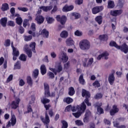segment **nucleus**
I'll return each mask as SVG.
<instances>
[{"label": "nucleus", "instance_id": "f257e3e1", "mask_svg": "<svg viewBox=\"0 0 128 128\" xmlns=\"http://www.w3.org/2000/svg\"><path fill=\"white\" fill-rule=\"evenodd\" d=\"M56 20L57 22H60L61 24L58 26V30H62V28H64V24H66V20H68V18H66V16L64 15H62V16H60V15H58L56 16Z\"/></svg>", "mask_w": 128, "mask_h": 128}, {"label": "nucleus", "instance_id": "f03ea898", "mask_svg": "<svg viewBox=\"0 0 128 128\" xmlns=\"http://www.w3.org/2000/svg\"><path fill=\"white\" fill-rule=\"evenodd\" d=\"M79 46L82 50H88L90 48V42L87 40H83L80 42Z\"/></svg>", "mask_w": 128, "mask_h": 128}, {"label": "nucleus", "instance_id": "7ed1b4c3", "mask_svg": "<svg viewBox=\"0 0 128 128\" xmlns=\"http://www.w3.org/2000/svg\"><path fill=\"white\" fill-rule=\"evenodd\" d=\"M82 98H86L84 100V102H85L88 106H92V103L90 102V93L88 91L84 89L82 90Z\"/></svg>", "mask_w": 128, "mask_h": 128}, {"label": "nucleus", "instance_id": "20e7f679", "mask_svg": "<svg viewBox=\"0 0 128 128\" xmlns=\"http://www.w3.org/2000/svg\"><path fill=\"white\" fill-rule=\"evenodd\" d=\"M44 96L45 98H52L56 96V93L54 92H52L50 94V86L47 83H44Z\"/></svg>", "mask_w": 128, "mask_h": 128}, {"label": "nucleus", "instance_id": "39448f33", "mask_svg": "<svg viewBox=\"0 0 128 128\" xmlns=\"http://www.w3.org/2000/svg\"><path fill=\"white\" fill-rule=\"evenodd\" d=\"M55 68H50V70H51V72H52L55 76H56V74H58V73H60V72H62V64L60 63L58 64V65L55 66Z\"/></svg>", "mask_w": 128, "mask_h": 128}, {"label": "nucleus", "instance_id": "423d86ee", "mask_svg": "<svg viewBox=\"0 0 128 128\" xmlns=\"http://www.w3.org/2000/svg\"><path fill=\"white\" fill-rule=\"evenodd\" d=\"M20 98H16V100H14L11 102L10 108L12 110H16L20 106Z\"/></svg>", "mask_w": 128, "mask_h": 128}, {"label": "nucleus", "instance_id": "0eeeda50", "mask_svg": "<svg viewBox=\"0 0 128 128\" xmlns=\"http://www.w3.org/2000/svg\"><path fill=\"white\" fill-rule=\"evenodd\" d=\"M40 118L42 122H44L45 124H48V123L50 122V116H48V112H45V118L44 116H41Z\"/></svg>", "mask_w": 128, "mask_h": 128}, {"label": "nucleus", "instance_id": "6e6552de", "mask_svg": "<svg viewBox=\"0 0 128 128\" xmlns=\"http://www.w3.org/2000/svg\"><path fill=\"white\" fill-rule=\"evenodd\" d=\"M102 106V103L99 102H96L95 104H94V108H97V112L100 114H104V109L101 108Z\"/></svg>", "mask_w": 128, "mask_h": 128}, {"label": "nucleus", "instance_id": "1a4fd4ad", "mask_svg": "<svg viewBox=\"0 0 128 128\" xmlns=\"http://www.w3.org/2000/svg\"><path fill=\"white\" fill-rule=\"evenodd\" d=\"M104 10V6H96L94 7L92 9V12L93 14H98V12H102Z\"/></svg>", "mask_w": 128, "mask_h": 128}, {"label": "nucleus", "instance_id": "9d476101", "mask_svg": "<svg viewBox=\"0 0 128 128\" xmlns=\"http://www.w3.org/2000/svg\"><path fill=\"white\" fill-rule=\"evenodd\" d=\"M59 58L60 60H62L64 64H66V62H68V56L66 55V52L62 51L60 55L59 56Z\"/></svg>", "mask_w": 128, "mask_h": 128}, {"label": "nucleus", "instance_id": "9b49d317", "mask_svg": "<svg viewBox=\"0 0 128 128\" xmlns=\"http://www.w3.org/2000/svg\"><path fill=\"white\" fill-rule=\"evenodd\" d=\"M112 73L110 74L108 78V81L110 86H112V84H114L116 80V78H114V72H116L114 70H112Z\"/></svg>", "mask_w": 128, "mask_h": 128}, {"label": "nucleus", "instance_id": "f8f14e48", "mask_svg": "<svg viewBox=\"0 0 128 128\" xmlns=\"http://www.w3.org/2000/svg\"><path fill=\"white\" fill-rule=\"evenodd\" d=\"M76 108L77 110H80V112L84 114V112H86V103H84V102H82L80 106L78 105Z\"/></svg>", "mask_w": 128, "mask_h": 128}, {"label": "nucleus", "instance_id": "ddd939ff", "mask_svg": "<svg viewBox=\"0 0 128 128\" xmlns=\"http://www.w3.org/2000/svg\"><path fill=\"white\" fill-rule=\"evenodd\" d=\"M120 50L121 52H123L124 54H128V46L126 43H124L122 46H118V49Z\"/></svg>", "mask_w": 128, "mask_h": 128}, {"label": "nucleus", "instance_id": "4468645a", "mask_svg": "<svg viewBox=\"0 0 128 128\" xmlns=\"http://www.w3.org/2000/svg\"><path fill=\"white\" fill-rule=\"evenodd\" d=\"M120 112V109L118 108V105H113L112 107V109H111L110 111V115L112 116H114L116 114H118Z\"/></svg>", "mask_w": 128, "mask_h": 128}, {"label": "nucleus", "instance_id": "2eb2a0df", "mask_svg": "<svg viewBox=\"0 0 128 128\" xmlns=\"http://www.w3.org/2000/svg\"><path fill=\"white\" fill-rule=\"evenodd\" d=\"M84 62H83V66L84 68H88V66H90L92 64V62H94V58H90L86 64V62H88V58H84Z\"/></svg>", "mask_w": 128, "mask_h": 128}, {"label": "nucleus", "instance_id": "dca6fc26", "mask_svg": "<svg viewBox=\"0 0 128 128\" xmlns=\"http://www.w3.org/2000/svg\"><path fill=\"white\" fill-rule=\"evenodd\" d=\"M74 8V5H70L68 6V4H66L63 7L62 10L64 12H70L71 10H72Z\"/></svg>", "mask_w": 128, "mask_h": 128}, {"label": "nucleus", "instance_id": "f3484780", "mask_svg": "<svg viewBox=\"0 0 128 128\" xmlns=\"http://www.w3.org/2000/svg\"><path fill=\"white\" fill-rule=\"evenodd\" d=\"M121 14H122V10H114L110 12V14L112 16H120Z\"/></svg>", "mask_w": 128, "mask_h": 128}, {"label": "nucleus", "instance_id": "a211bd4d", "mask_svg": "<svg viewBox=\"0 0 128 128\" xmlns=\"http://www.w3.org/2000/svg\"><path fill=\"white\" fill-rule=\"evenodd\" d=\"M36 20L38 24H42L44 22V18L42 16L38 15L36 18Z\"/></svg>", "mask_w": 128, "mask_h": 128}, {"label": "nucleus", "instance_id": "6ab92c4d", "mask_svg": "<svg viewBox=\"0 0 128 128\" xmlns=\"http://www.w3.org/2000/svg\"><path fill=\"white\" fill-rule=\"evenodd\" d=\"M11 46L12 48V56H20V51L16 50V48L14 46V42H12L11 43Z\"/></svg>", "mask_w": 128, "mask_h": 128}, {"label": "nucleus", "instance_id": "aec40b11", "mask_svg": "<svg viewBox=\"0 0 128 128\" xmlns=\"http://www.w3.org/2000/svg\"><path fill=\"white\" fill-rule=\"evenodd\" d=\"M91 112L90 110H86L84 114V122H88L90 116Z\"/></svg>", "mask_w": 128, "mask_h": 128}, {"label": "nucleus", "instance_id": "412c9836", "mask_svg": "<svg viewBox=\"0 0 128 128\" xmlns=\"http://www.w3.org/2000/svg\"><path fill=\"white\" fill-rule=\"evenodd\" d=\"M40 10H42L44 12H46L52 10V6H41L40 7Z\"/></svg>", "mask_w": 128, "mask_h": 128}, {"label": "nucleus", "instance_id": "4be33fe9", "mask_svg": "<svg viewBox=\"0 0 128 128\" xmlns=\"http://www.w3.org/2000/svg\"><path fill=\"white\" fill-rule=\"evenodd\" d=\"M8 22V18H3L0 20V24L3 26V28H6V23Z\"/></svg>", "mask_w": 128, "mask_h": 128}, {"label": "nucleus", "instance_id": "5701e85b", "mask_svg": "<svg viewBox=\"0 0 128 128\" xmlns=\"http://www.w3.org/2000/svg\"><path fill=\"white\" fill-rule=\"evenodd\" d=\"M8 10H10V6L8 3H4L2 4V6L1 7V10L2 12H6Z\"/></svg>", "mask_w": 128, "mask_h": 128}, {"label": "nucleus", "instance_id": "b1692460", "mask_svg": "<svg viewBox=\"0 0 128 128\" xmlns=\"http://www.w3.org/2000/svg\"><path fill=\"white\" fill-rule=\"evenodd\" d=\"M40 74V71L38 69H35L32 73V77L34 80L36 78H38V74Z\"/></svg>", "mask_w": 128, "mask_h": 128}, {"label": "nucleus", "instance_id": "393cba45", "mask_svg": "<svg viewBox=\"0 0 128 128\" xmlns=\"http://www.w3.org/2000/svg\"><path fill=\"white\" fill-rule=\"evenodd\" d=\"M76 94V90H74V87L71 86L68 89V94L70 96H72Z\"/></svg>", "mask_w": 128, "mask_h": 128}, {"label": "nucleus", "instance_id": "a878e982", "mask_svg": "<svg viewBox=\"0 0 128 128\" xmlns=\"http://www.w3.org/2000/svg\"><path fill=\"white\" fill-rule=\"evenodd\" d=\"M36 42H32L29 45V48H31V50H32L34 54L36 52Z\"/></svg>", "mask_w": 128, "mask_h": 128}, {"label": "nucleus", "instance_id": "bb28decb", "mask_svg": "<svg viewBox=\"0 0 128 128\" xmlns=\"http://www.w3.org/2000/svg\"><path fill=\"white\" fill-rule=\"evenodd\" d=\"M66 44H67V46H74V40H72V38H68L66 40Z\"/></svg>", "mask_w": 128, "mask_h": 128}, {"label": "nucleus", "instance_id": "cd10ccee", "mask_svg": "<svg viewBox=\"0 0 128 128\" xmlns=\"http://www.w3.org/2000/svg\"><path fill=\"white\" fill-rule=\"evenodd\" d=\"M64 102H66L67 104H72L74 102V99H72L70 97H66L64 98L63 100Z\"/></svg>", "mask_w": 128, "mask_h": 128}, {"label": "nucleus", "instance_id": "c85d7f7f", "mask_svg": "<svg viewBox=\"0 0 128 128\" xmlns=\"http://www.w3.org/2000/svg\"><path fill=\"white\" fill-rule=\"evenodd\" d=\"M40 70L42 76H44V74H46V65L42 64L40 66Z\"/></svg>", "mask_w": 128, "mask_h": 128}, {"label": "nucleus", "instance_id": "c756f323", "mask_svg": "<svg viewBox=\"0 0 128 128\" xmlns=\"http://www.w3.org/2000/svg\"><path fill=\"white\" fill-rule=\"evenodd\" d=\"M95 20L98 24H102V16H96L95 18Z\"/></svg>", "mask_w": 128, "mask_h": 128}, {"label": "nucleus", "instance_id": "7c9ffc66", "mask_svg": "<svg viewBox=\"0 0 128 128\" xmlns=\"http://www.w3.org/2000/svg\"><path fill=\"white\" fill-rule=\"evenodd\" d=\"M79 82L80 84L84 85L86 84V81L84 78V74H81L78 78Z\"/></svg>", "mask_w": 128, "mask_h": 128}, {"label": "nucleus", "instance_id": "2f4dec72", "mask_svg": "<svg viewBox=\"0 0 128 128\" xmlns=\"http://www.w3.org/2000/svg\"><path fill=\"white\" fill-rule=\"evenodd\" d=\"M99 38L100 40H102L103 42H106L108 40V36L106 34L100 35L99 36Z\"/></svg>", "mask_w": 128, "mask_h": 128}, {"label": "nucleus", "instance_id": "473e14b6", "mask_svg": "<svg viewBox=\"0 0 128 128\" xmlns=\"http://www.w3.org/2000/svg\"><path fill=\"white\" fill-rule=\"evenodd\" d=\"M32 50L28 48H25V52L29 58H32Z\"/></svg>", "mask_w": 128, "mask_h": 128}, {"label": "nucleus", "instance_id": "72a5a7b5", "mask_svg": "<svg viewBox=\"0 0 128 128\" xmlns=\"http://www.w3.org/2000/svg\"><path fill=\"white\" fill-rule=\"evenodd\" d=\"M41 102L44 106L46 104H50V100L46 98H40Z\"/></svg>", "mask_w": 128, "mask_h": 128}, {"label": "nucleus", "instance_id": "f704fd0d", "mask_svg": "<svg viewBox=\"0 0 128 128\" xmlns=\"http://www.w3.org/2000/svg\"><path fill=\"white\" fill-rule=\"evenodd\" d=\"M114 8V2L112 0H108V8Z\"/></svg>", "mask_w": 128, "mask_h": 128}, {"label": "nucleus", "instance_id": "c9c22d12", "mask_svg": "<svg viewBox=\"0 0 128 128\" xmlns=\"http://www.w3.org/2000/svg\"><path fill=\"white\" fill-rule=\"evenodd\" d=\"M60 36L61 38H66L68 36V32L66 30H64L60 33Z\"/></svg>", "mask_w": 128, "mask_h": 128}, {"label": "nucleus", "instance_id": "e433bc0d", "mask_svg": "<svg viewBox=\"0 0 128 128\" xmlns=\"http://www.w3.org/2000/svg\"><path fill=\"white\" fill-rule=\"evenodd\" d=\"M46 20L48 24H52L54 22V19L52 17L47 16L46 18Z\"/></svg>", "mask_w": 128, "mask_h": 128}, {"label": "nucleus", "instance_id": "4c0bfd02", "mask_svg": "<svg viewBox=\"0 0 128 128\" xmlns=\"http://www.w3.org/2000/svg\"><path fill=\"white\" fill-rule=\"evenodd\" d=\"M42 34L45 36V37L46 38H48V34H50V32H48V31L46 29V28L43 29L42 30Z\"/></svg>", "mask_w": 128, "mask_h": 128}, {"label": "nucleus", "instance_id": "58836bf2", "mask_svg": "<svg viewBox=\"0 0 128 128\" xmlns=\"http://www.w3.org/2000/svg\"><path fill=\"white\" fill-rule=\"evenodd\" d=\"M16 124V116L14 115L12 116L11 118V124L12 126H14Z\"/></svg>", "mask_w": 128, "mask_h": 128}, {"label": "nucleus", "instance_id": "ea45409f", "mask_svg": "<svg viewBox=\"0 0 128 128\" xmlns=\"http://www.w3.org/2000/svg\"><path fill=\"white\" fill-rule=\"evenodd\" d=\"M109 45L110 46H114L116 48H117V50L119 46L114 41H111L110 42Z\"/></svg>", "mask_w": 128, "mask_h": 128}, {"label": "nucleus", "instance_id": "a19ab883", "mask_svg": "<svg viewBox=\"0 0 128 128\" xmlns=\"http://www.w3.org/2000/svg\"><path fill=\"white\" fill-rule=\"evenodd\" d=\"M32 40V36H24V40H25V42H30Z\"/></svg>", "mask_w": 128, "mask_h": 128}, {"label": "nucleus", "instance_id": "79ce46f5", "mask_svg": "<svg viewBox=\"0 0 128 128\" xmlns=\"http://www.w3.org/2000/svg\"><path fill=\"white\" fill-rule=\"evenodd\" d=\"M16 21L18 26H22V18L21 17H18L16 18Z\"/></svg>", "mask_w": 128, "mask_h": 128}, {"label": "nucleus", "instance_id": "37998d69", "mask_svg": "<svg viewBox=\"0 0 128 128\" xmlns=\"http://www.w3.org/2000/svg\"><path fill=\"white\" fill-rule=\"evenodd\" d=\"M27 84L29 86H32V77L30 76H28L26 78Z\"/></svg>", "mask_w": 128, "mask_h": 128}, {"label": "nucleus", "instance_id": "c03bdc74", "mask_svg": "<svg viewBox=\"0 0 128 128\" xmlns=\"http://www.w3.org/2000/svg\"><path fill=\"white\" fill-rule=\"evenodd\" d=\"M103 95L102 93H97L94 96V98L95 100H100V98H102Z\"/></svg>", "mask_w": 128, "mask_h": 128}, {"label": "nucleus", "instance_id": "a18cd8bd", "mask_svg": "<svg viewBox=\"0 0 128 128\" xmlns=\"http://www.w3.org/2000/svg\"><path fill=\"white\" fill-rule=\"evenodd\" d=\"M62 124V128H68V122L66 121V120H62L61 122Z\"/></svg>", "mask_w": 128, "mask_h": 128}, {"label": "nucleus", "instance_id": "49530a36", "mask_svg": "<svg viewBox=\"0 0 128 128\" xmlns=\"http://www.w3.org/2000/svg\"><path fill=\"white\" fill-rule=\"evenodd\" d=\"M21 66L20 61H18L14 65V68L15 70H20Z\"/></svg>", "mask_w": 128, "mask_h": 128}, {"label": "nucleus", "instance_id": "de8ad7c7", "mask_svg": "<svg viewBox=\"0 0 128 128\" xmlns=\"http://www.w3.org/2000/svg\"><path fill=\"white\" fill-rule=\"evenodd\" d=\"M19 60L22 62H26V56L24 54H21L19 56Z\"/></svg>", "mask_w": 128, "mask_h": 128}, {"label": "nucleus", "instance_id": "09e8293b", "mask_svg": "<svg viewBox=\"0 0 128 128\" xmlns=\"http://www.w3.org/2000/svg\"><path fill=\"white\" fill-rule=\"evenodd\" d=\"M82 112H77L72 113V116H74L76 118H78L82 116Z\"/></svg>", "mask_w": 128, "mask_h": 128}, {"label": "nucleus", "instance_id": "8fccbe9b", "mask_svg": "<svg viewBox=\"0 0 128 128\" xmlns=\"http://www.w3.org/2000/svg\"><path fill=\"white\" fill-rule=\"evenodd\" d=\"M75 124L76 126H84V122H82V120H78L75 121Z\"/></svg>", "mask_w": 128, "mask_h": 128}, {"label": "nucleus", "instance_id": "3c124183", "mask_svg": "<svg viewBox=\"0 0 128 128\" xmlns=\"http://www.w3.org/2000/svg\"><path fill=\"white\" fill-rule=\"evenodd\" d=\"M72 16H74L76 20H78L80 18V14L76 12L72 13Z\"/></svg>", "mask_w": 128, "mask_h": 128}, {"label": "nucleus", "instance_id": "603ef678", "mask_svg": "<svg viewBox=\"0 0 128 128\" xmlns=\"http://www.w3.org/2000/svg\"><path fill=\"white\" fill-rule=\"evenodd\" d=\"M92 86L95 88H100V84L98 80H96L93 82Z\"/></svg>", "mask_w": 128, "mask_h": 128}, {"label": "nucleus", "instance_id": "864d4df0", "mask_svg": "<svg viewBox=\"0 0 128 128\" xmlns=\"http://www.w3.org/2000/svg\"><path fill=\"white\" fill-rule=\"evenodd\" d=\"M18 10H20L21 12H28V8L24 7H18Z\"/></svg>", "mask_w": 128, "mask_h": 128}, {"label": "nucleus", "instance_id": "5fc2aeb1", "mask_svg": "<svg viewBox=\"0 0 128 128\" xmlns=\"http://www.w3.org/2000/svg\"><path fill=\"white\" fill-rule=\"evenodd\" d=\"M48 114H49L50 118H52L54 116V112L52 109H50L48 110Z\"/></svg>", "mask_w": 128, "mask_h": 128}, {"label": "nucleus", "instance_id": "6e6d98bb", "mask_svg": "<svg viewBox=\"0 0 128 128\" xmlns=\"http://www.w3.org/2000/svg\"><path fill=\"white\" fill-rule=\"evenodd\" d=\"M102 55V56L104 58V59L105 60H108V58L106 56H108L109 54L108 52L105 51L104 52L102 53L101 54Z\"/></svg>", "mask_w": 128, "mask_h": 128}, {"label": "nucleus", "instance_id": "4d7b16f0", "mask_svg": "<svg viewBox=\"0 0 128 128\" xmlns=\"http://www.w3.org/2000/svg\"><path fill=\"white\" fill-rule=\"evenodd\" d=\"M30 98L31 100L30 101L29 104H32L34 103V100H36V97L34 96H31Z\"/></svg>", "mask_w": 128, "mask_h": 128}, {"label": "nucleus", "instance_id": "13d9d810", "mask_svg": "<svg viewBox=\"0 0 128 128\" xmlns=\"http://www.w3.org/2000/svg\"><path fill=\"white\" fill-rule=\"evenodd\" d=\"M4 46H10V39L6 40Z\"/></svg>", "mask_w": 128, "mask_h": 128}, {"label": "nucleus", "instance_id": "bf43d9fd", "mask_svg": "<svg viewBox=\"0 0 128 128\" xmlns=\"http://www.w3.org/2000/svg\"><path fill=\"white\" fill-rule=\"evenodd\" d=\"M32 112V106L29 105L27 108V112H26V114H30V112Z\"/></svg>", "mask_w": 128, "mask_h": 128}, {"label": "nucleus", "instance_id": "052dcab7", "mask_svg": "<svg viewBox=\"0 0 128 128\" xmlns=\"http://www.w3.org/2000/svg\"><path fill=\"white\" fill-rule=\"evenodd\" d=\"M14 78V76L12 74H10L6 82H12V78Z\"/></svg>", "mask_w": 128, "mask_h": 128}, {"label": "nucleus", "instance_id": "680f3d73", "mask_svg": "<svg viewBox=\"0 0 128 128\" xmlns=\"http://www.w3.org/2000/svg\"><path fill=\"white\" fill-rule=\"evenodd\" d=\"M74 34L77 36H82V32H80L78 30H76L74 32Z\"/></svg>", "mask_w": 128, "mask_h": 128}, {"label": "nucleus", "instance_id": "e2e57ef3", "mask_svg": "<svg viewBox=\"0 0 128 128\" xmlns=\"http://www.w3.org/2000/svg\"><path fill=\"white\" fill-rule=\"evenodd\" d=\"M48 76H49L50 78L53 79L54 78V74L52 73V72H49L48 73Z\"/></svg>", "mask_w": 128, "mask_h": 128}, {"label": "nucleus", "instance_id": "0e129e2a", "mask_svg": "<svg viewBox=\"0 0 128 128\" xmlns=\"http://www.w3.org/2000/svg\"><path fill=\"white\" fill-rule=\"evenodd\" d=\"M26 84V82H24V80L22 79H20L19 81V86H24V85Z\"/></svg>", "mask_w": 128, "mask_h": 128}, {"label": "nucleus", "instance_id": "69168bd1", "mask_svg": "<svg viewBox=\"0 0 128 128\" xmlns=\"http://www.w3.org/2000/svg\"><path fill=\"white\" fill-rule=\"evenodd\" d=\"M30 28L32 32H36V24L34 23H32L31 24Z\"/></svg>", "mask_w": 128, "mask_h": 128}, {"label": "nucleus", "instance_id": "338daca9", "mask_svg": "<svg viewBox=\"0 0 128 128\" xmlns=\"http://www.w3.org/2000/svg\"><path fill=\"white\" fill-rule=\"evenodd\" d=\"M8 26H14L16 24H14V22L13 21L10 20L8 22Z\"/></svg>", "mask_w": 128, "mask_h": 128}, {"label": "nucleus", "instance_id": "774afa93", "mask_svg": "<svg viewBox=\"0 0 128 128\" xmlns=\"http://www.w3.org/2000/svg\"><path fill=\"white\" fill-rule=\"evenodd\" d=\"M18 32L20 34H22L24 32V28L22 26H20L19 28Z\"/></svg>", "mask_w": 128, "mask_h": 128}]
</instances>
